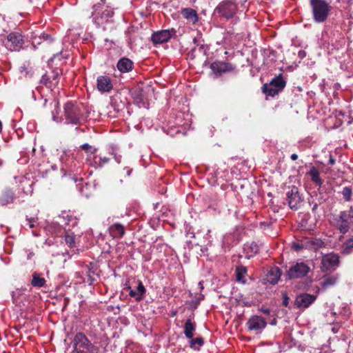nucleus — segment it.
Segmentation results:
<instances>
[{
  "label": "nucleus",
  "mask_w": 353,
  "mask_h": 353,
  "mask_svg": "<svg viewBox=\"0 0 353 353\" xmlns=\"http://www.w3.org/2000/svg\"><path fill=\"white\" fill-rule=\"evenodd\" d=\"M54 109L52 111V120L57 123L79 125L83 121L81 108L76 103L68 102L63 106V115L59 116V104L54 103Z\"/></svg>",
  "instance_id": "nucleus-1"
},
{
  "label": "nucleus",
  "mask_w": 353,
  "mask_h": 353,
  "mask_svg": "<svg viewBox=\"0 0 353 353\" xmlns=\"http://www.w3.org/2000/svg\"><path fill=\"white\" fill-rule=\"evenodd\" d=\"M298 159V155L296 154H292L291 155V159L295 161Z\"/></svg>",
  "instance_id": "nucleus-45"
},
{
  "label": "nucleus",
  "mask_w": 353,
  "mask_h": 353,
  "mask_svg": "<svg viewBox=\"0 0 353 353\" xmlns=\"http://www.w3.org/2000/svg\"><path fill=\"white\" fill-rule=\"evenodd\" d=\"M14 201V192L7 190L0 196V205L4 206Z\"/></svg>",
  "instance_id": "nucleus-25"
},
{
  "label": "nucleus",
  "mask_w": 353,
  "mask_h": 353,
  "mask_svg": "<svg viewBox=\"0 0 353 353\" xmlns=\"http://www.w3.org/2000/svg\"><path fill=\"white\" fill-rule=\"evenodd\" d=\"M238 9L237 4L232 0L221 1L215 8L214 12L227 20L233 19Z\"/></svg>",
  "instance_id": "nucleus-4"
},
{
  "label": "nucleus",
  "mask_w": 353,
  "mask_h": 353,
  "mask_svg": "<svg viewBox=\"0 0 353 353\" xmlns=\"http://www.w3.org/2000/svg\"><path fill=\"white\" fill-rule=\"evenodd\" d=\"M127 288L129 290V296L137 301L142 300L146 292L145 288L141 281H137V286L135 289L132 288L130 285Z\"/></svg>",
  "instance_id": "nucleus-18"
},
{
  "label": "nucleus",
  "mask_w": 353,
  "mask_h": 353,
  "mask_svg": "<svg viewBox=\"0 0 353 353\" xmlns=\"http://www.w3.org/2000/svg\"><path fill=\"white\" fill-rule=\"evenodd\" d=\"M310 270V268L306 263L299 262L290 268L287 275L290 279H301L307 276Z\"/></svg>",
  "instance_id": "nucleus-7"
},
{
  "label": "nucleus",
  "mask_w": 353,
  "mask_h": 353,
  "mask_svg": "<svg viewBox=\"0 0 353 353\" xmlns=\"http://www.w3.org/2000/svg\"><path fill=\"white\" fill-rule=\"evenodd\" d=\"M261 310L263 313H265V314H270V310H269V309H268V308H261Z\"/></svg>",
  "instance_id": "nucleus-44"
},
{
  "label": "nucleus",
  "mask_w": 353,
  "mask_h": 353,
  "mask_svg": "<svg viewBox=\"0 0 353 353\" xmlns=\"http://www.w3.org/2000/svg\"><path fill=\"white\" fill-rule=\"evenodd\" d=\"M247 274V269L244 266H238L236 269V281L245 284L246 281L245 276Z\"/></svg>",
  "instance_id": "nucleus-29"
},
{
  "label": "nucleus",
  "mask_w": 353,
  "mask_h": 353,
  "mask_svg": "<svg viewBox=\"0 0 353 353\" xmlns=\"http://www.w3.org/2000/svg\"><path fill=\"white\" fill-rule=\"evenodd\" d=\"M46 283V280L44 278L41 277L37 273H34L32 275V279L31 281V284L34 287L41 288Z\"/></svg>",
  "instance_id": "nucleus-30"
},
{
  "label": "nucleus",
  "mask_w": 353,
  "mask_h": 353,
  "mask_svg": "<svg viewBox=\"0 0 353 353\" xmlns=\"http://www.w3.org/2000/svg\"><path fill=\"white\" fill-rule=\"evenodd\" d=\"M308 174L311 177V180L316 183V185L321 186L322 185V180L320 177V173L319 171L317 170L316 168L314 166H312L310 171L308 172Z\"/></svg>",
  "instance_id": "nucleus-28"
},
{
  "label": "nucleus",
  "mask_w": 353,
  "mask_h": 353,
  "mask_svg": "<svg viewBox=\"0 0 353 353\" xmlns=\"http://www.w3.org/2000/svg\"><path fill=\"white\" fill-rule=\"evenodd\" d=\"M60 73H61V70H58V69L52 71V76L50 77V85H49V88L51 90H52L54 88H55L58 85L57 78L59 76Z\"/></svg>",
  "instance_id": "nucleus-31"
},
{
  "label": "nucleus",
  "mask_w": 353,
  "mask_h": 353,
  "mask_svg": "<svg viewBox=\"0 0 353 353\" xmlns=\"http://www.w3.org/2000/svg\"><path fill=\"white\" fill-rule=\"evenodd\" d=\"M101 1L103 3H104V2H105V0H101Z\"/></svg>",
  "instance_id": "nucleus-55"
},
{
  "label": "nucleus",
  "mask_w": 353,
  "mask_h": 353,
  "mask_svg": "<svg viewBox=\"0 0 353 353\" xmlns=\"http://www.w3.org/2000/svg\"><path fill=\"white\" fill-rule=\"evenodd\" d=\"M353 248V239H350L346 241L343 246V254H350Z\"/></svg>",
  "instance_id": "nucleus-35"
},
{
  "label": "nucleus",
  "mask_w": 353,
  "mask_h": 353,
  "mask_svg": "<svg viewBox=\"0 0 353 353\" xmlns=\"http://www.w3.org/2000/svg\"><path fill=\"white\" fill-rule=\"evenodd\" d=\"M288 301H289L288 297L286 295H285L284 298H283V305L287 306L288 304Z\"/></svg>",
  "instance_id": "nucleus-42"
},
{
  "label": "nucleus",
  "mask_w": 353,
  "mask_h": 353,
  "mask_svg": "<svg viewBox=\"0 0 353 353\" xmlns=\"http://www.w3.org/2000/svg\"><path fill=\"white\" fill-rule=\"evenodd\" d=\"M286 82L281 75L274 77L269 84L263 85V92L268 96L274 97L285 86Z\"/></svg>",
  "instance_id": "nucleus-6"
},
{
  "label": "nucleus",
  "mask_w": 353,
  "mask_h": 353,
  "mask_svg": "<svg viewBox=\"0 0 353 353\" xmlns=\"http://www.w3.org/2000/svg\"><path fill=\"white\" fill-rule=\"evenodd\" d=\"M329 161H330V163L332 165L334 163L335 160L332 157H330Z\"/></svg>",
  "instance_id": "nucleus-47"
},
{
  "label": "nucleus",
  "mask_w": 353,
  "mask_h": 353,
  "mask_svg": "<svg viewBox=\"0 0 353 353\" xmlns=\"http://www.w3.org/2000/svg\"><path fill=\"white\" fill-rule=\"evenodd\" d=\"M292 248L296 250V251H300L302 249L305 248V245L303 243H299V242H294L292 244Z\"/></svg>",
  "instance_id": "nucleus-37"
},
{
  "label": "nucleus",
  "mask_w": 353,
  "mask_h": 353,
  "mask_svg": "<svg viewBox=\"0 0 353 353\" xmlns=\"http://www.w3.org/2000/svg\"><path fill=\"white\" fill-rule=\"evenodd\" d=\"M110 158L97 155V153L92 154L90 157H86L88 164L96 169L103 168L105 164L108 163Z\"/></svg>",
  "instance_id": "nucleus-16"
},
{
  "label": "nucleus",
  "mask_w": 353,
  "mask_h": 353,
  "mask_svg": "<svg viewBox=\"0 0 353 353\" xmlns=\"http://www.w3.org/2000/svg\"><path fill=\"white\" fill-rule=\"evenodd\" d=\"M316 296L312 294L303 293L298 295L295 300V305L299 308H307L312 304Z\"/></svg>",
  "instance_id": "nucleus-15"
},
{
  "label": "nucleus",
  "mask_w": 353,
  "mask_h": 353,
  "mask_svg": "<svg viewBox=\"0 0 353 353\" xmlns=\"http://www.w3.org/2000/svg\"><path fill=\"white\" fill-rule=\"evenodd\" d=\"M81 148L85 151L87 157H90L92 154L97 153V149L88 143H83L81 145Z\"/></svg>",
  "instance_id": "nucleus-34"
},
{
  "label": "nucleus",
  "mask_w": 353,
  "mask_h": 353,
  "mask_svg": "<svg viewBox=\"0 0 353 353\" xmlns=\"http://www.w3.org/2000/svg\"><path fill=\"white\" fill-rule=\"evenodd\" d=\"M2 130V124H1V122L0 121V132Z\"/></svg>",
  "instance_id": "nucleus-53"
},
{
  "label": "nucleus",
  "mask_w": 353,
  "mask_h": 353,
  "mask_svg": "<svg viewBox=\"0 0 353 353\" xmlns=\"http://www.w3.org/2000/svg\"><path fill=\"white\" fill-rule=\"evenodd\" d=\"M317 206H318V205H317V204H316V203H315V204L313 205V207H312V210H313V211H314V210L317 208Z\"/></svg>",
  "instance_id": "nucleus-49"
},
{
  "label": "nucleus",
  "mask_w": 353,
  "mask_h": 353,
  "mask_svg": "<svg viewBox=\"0 0 353 353\" xmlns=\"http://www.w3.org/2000/svg\"><path fill=\"white\" fill-rule=\"evenodd\" d=\"M123 353H135V352H134V351L133 350V349H132V348H131V347H128V348L125 350V352H123Z\"/></svg>",
  "instance_id": "nucleus-43"
},
{
  "label": "nucleus",
  "mask_w": 353,
  "mask_h": 353,
  "mask_svg": "<svg viewBox=\"0 0 353 353\" xmlns=\"http://www.w3.org/2000/svg\"><path fill=\"white\" fill-rule=\"evenodd\" d=\"M342 194L345 200L349 201L350 199L351 195H352L351 188H350L348 187L343 188V191H342Z\"/></svg>",
  "instance_id": "nucleus-36"
},
{
  "label": "nucleus",
  "mask_w": 353,
  "mask_h": 353,
  "mask_svg": "<svg viewBox=\"0 0 353 353\" xmlns=\"http://www.w3.org/2000/svg\"><path fill=\"white\" fill-rule=\"evenodd\" d=\"M336 228L341 233H346L350 226L353 225V210L341 212L340 215L336 218Z\"/></svg>",
  "instance_id": "nucleus-5"
},
{
  "label": "nucleus",
  "mask_w": 353,
  "mask_h": 353,
  "mask_svg": "<svg viewBox=\"0 0 353 353\" xmlns=\"http://www.w3.org/2000/svg\"><path fill=\"white\" fill-rule=\"evenodd\" d=\"M339 263V256L334 254L330 253L324 255L321 260L322 271H328L334 269Z\"/></svg>",
  "instance_id": "nucleus-13"
},
{
  "label": "nucleus",
  "mask_w": 353,
  "mask_h": 353,
  "mask_svg": "<svg viewBox=\"0 0 353 353\" xmlns=\"http://www.w3.org/2000/svg\"><path fill=\"white\" fill-rule=\"evenodd\" d=\"M187 236H190L191 238H193V237H194V234L193 232H187Z\"/></svg>",
  "instance_id": "nucleus-46"
},
{
  "label": "nucleus",
  "mask_w": 353,
  "mask_h": 353,
  "mask_svg": "<svg viewBox=\"0 0 353 353\" xmlns=\"http://www.w3.org/2000/svg\"><path fill=\"white\" fill-rule=\"evenodd\" d=\"M336 283V277L334 276H327L323 278L321 285L325 288L329 286L334 285Z\"/></svg>",
  "instance_id": "nucleus-32"
},
{
  "label": "nucleus",
  "mask_w": 353,
  "mask_h": 353,
  "mask_svg": "<svg viewBox=\"0 0 353 353\" xmlns=\"http://www.w3.org/2000/svg\"><path fill=\"white\" fill-rule=\"evenodd\" d=\"M3 43L9 50H19L23 45L22 36L19 33L12 32L3 41Z\"/></svg>",
  "instance_id": "nucleus-8"
},
{
  "label": "nucleus",
  "mask_w": 353,
  "mask_h": 353,
  "mask_svg": "<svg viewBox=\"0 0 353 353\" xmlns=\"http://www.w3.org/2000/svg\"><path fill=\"white\" fill-rule=\"evenodd\" d=\"M46 103H47V100H46V99H45V100H44V105L46 104Z\"/></svg>",
  "instance_id": "nucleus-54"
},
{
  "label": "nucleus",
  "mask_w": 353,
  "mask_h": 353,
  "mask_svg": "<svg viewBox=\"0 0 353 353\" xmlns=\"http://www.w3.org/2000/svg\"><path fill=\"white\" fill-rule=\"evenodd\" d=\"M110 153L113 156L114 160L117 161V163H120L121 161V156L119 155V154H117L115 151H114V149H112L111 152H110Z\"/></svg>",
  "instance_id": "nucleus-40"
},
{
  "label": "nucleus",
  "mask_w": 353,
  "mask_h": 353,
  "mask_svg": "<svg viewBox=\"0 0 353 353\" xmlns=\"http://www.w3.org/2000/svg\"><path fill=\"white\" fill-rule=\"evenodd\" d=\"M59 217L61 220V223L65 226V228L69 229V230H70V228H73L77 225L78 219L71 211H63Z\"/></svg>",
  "instance_id": "nucleus-14"
},
{
  "label": "nucleus",
  "mask_w": 353,
  "mask_h": 353,
  "mask_svg": "<svg viewBox=\"0 0 353 353\" xmlns=\"http://www.w3.org/2000/svg\"><path fill=\"white\" fill-rule=\"evenodd\" d=\"M313 20L317 23L325 22L332 10L330 3L326 0H310Z\"/></svg>",
  "instance_id": "nucleus-2"
},
{
  "label": "nucleus",
  "mask_w": 353,
  "mask_h": 353,
  "mask_svg": "<svg viewBox=\"0 0 353 353\" xmlns=\"http://www.w3.org/2000/svg\"><path fill=\"white\" fill-rule=\"evenodd\" d=\"M176 34L174 29L162 30L154 32L152 35V41L155 44H161L168 42Z\"/></svg>",
  "instance_id": "nucleus-12"
},
{
  "label": "nucleus",
  "mask_w": 353,
  "mask_h": 353,
  "mask_svg": "<svg viewBox=\"0 0 353 353\" xmlns=\"http://www.w3.org/2000/svg\"><path fill=\"white\" fill-rule=\"evenodd\" d=\"M97 82V88L100 92H109L112 89L111 80L107 76L99 77Z\"/></svg>",
  "instance_id": "nucleus-19"
},
{
  "label": "nucleus",
  "mask_w": 353,
  "mask_h": 353,
  "mask_svg": "<svg viewBox=\"0 0 353 353\" xmlns=\"http://www.w3.org/2000/svg\"><path fill=\"white\" fill-rule=\"evenodd\" d=\"M32 234L35 236H39V234L36 233L35 232H32Z\"/></svg>",
  "instance_id": "nucleus-51"
},
{
  "label": "nucleus",
  "mask_w": 353,
  "mask_h": 353,
  "mask_svg": "<svg viewBox=\"0 0 353 353\" xmlns=\"http://www.w3.org/2000/svg\"><path fill=\"white\" fill-rule=\"evenodd\" d=\"M93 8L94 9V12H97V6L96 5H94L93 6Z\"/></svg>",
  "instance_id": "nucleus-52"
},
{
  "label": "nucleus",
  "mask_w": 353,
  "mask_h": 353,
  "mask_svg": "<svg viewBox=\"0 0 353 353\" xmlns=\"http://www.w3.org/2000/svg\"><path fill=\"white\" fill-rule=\"evenodd\" d=\"M50 78L48 75H43L41 79V82L49 88Z\"/></svg>",
  "instance_id": "nucleus-38"
},
{
  "label": "nucleus",
  "mask_w": 353,
  "mask_h": 353,
  "mask_svg": "<svg viewBox=\"0 0 353 353\" xmlns=\"http://www.w3.org/2000/svg\"><path fill=\"white\" fill-rule=\"evenodd\" d=\"M199 286L201 290H203V282L202 281H200L199 283Z\"/></svg>",
  "instance_id": "nucleus-48"
},
{
  "label": "nucleus",
  "mask_w": 353,
  "mask_h": 353,
  "mask_svg": "<svg viewBox=\"0 0 353 353\" xmlns=\"http://www.w3.org/2000/svg\"><path fill=\"white\" fill-rule=\"evenodd\" d=\"M36 221L34 218H27L26 225H28L30 228H33L35 226Z\"/></svg>",
  "instance_id": "nucleus-39"
},
{
  "label": "nucleus",
  "mask_w": 353,
  "mask_h": 353,
  "mask_svg": "<svg viewBox=\"0 0 353 353\" xmlns=\"http://www.w3.org/2000/svg\"><path fill=\"white\" fill-rule=\"evenodd\" d=\"M286 195L287 201L291 209L297 210L301 207L303 199L296 186L291 187L287 192Z\"/></svg>",
  "instance_id": "nucleus-9"
},
{
  "label": "nucleus",
  "mask_w": 353,
  "mask_h": 353,
  "mask_svg": "<svg viewBox=\"0 0 353 353\" xmlns=\"http://www.w3.org/2000/svg\"><path fill=\"white\" fill-rule=\"evenodd\" d=\"M266 325V320L258 315L252 316L246 323L248 330L253 331L255 334L261 333Z\"/></svg>",
  "instance_id": "nucleus-10"
},
{
  "label": "nucleus",
  "mask_w": 353,
  "mask_h": 353,
  "mask_svg": "<svg viewBox=\"0 0 353 353\" xmlns=\"http://www.w3.org/2000/svg\"><path fill=\"white\" fill-rule=\"evenodd\" d=\"M95 346L82 332L77 333L73 340V353H99Z\"/></svg>",
  "instance_id": "nucleus-3"
},
{
  "label": "nucleus",
  "mask_w": 353,
  "mask_h": 353,
  "mask_svg": "<svg viewBox=\"0 0 353 353\" xmlns=\"http://www.w3.org/2000/svg\"><path fill=\"white\" fill-rule=\"evenodd\" d=\"M131 171H132L131 170H127V175H128V176H129V175L130 174Z\"/></svg>",
  "instance_id": "nucleus-50"
},
{
  "label": "nucleus",
  "mask_w": 353,
  "mask_h": 353,
  "mask_svg": "<svg viewBox=\"0 0 353 353\" xmlns=\"http://www.w3.org/2000/svg\"><path fill=\"white\" fill-rule=\"evenodd\" d=\"M190 346L194 350H199L203 345V339L201 337L190 339Z\"/></svg>",
  "instance_id": "nucleus-33"
},
{
  "label": "nucleus",
  "mask_w": 353,
  "mask_h": 353,
  "mask_svg": "<svg viewBox=\"0 0 353 353\" xmlns=\"http://www.w3.org/2000/svg\"><path fill=\"white\" fill-rule=\"evenodd\" d=\"M281 277L279 269L277 268H272L268 272L267 279L271 284H276Z\"/></svg>",
  "instance_id": "nucleus-27"
},
{
  "label": "nucleus",
  "mask_w": 353,
  "mask_h": 353,
  "mask_svg": "<svg viewBox=\"0 0 353 353\" xmlns=\"http://www.w3.org/2000/svg\"><path fill=\"white\" fill-rule=\"evenodd\" d=\"M306 56V52L304 51V50H300L299 52H298V57L300 58V59H303L305 58Z\"/></svg>",
  "instance_id": "nucleus-41"
},
{
  "label": "nucleus",
  "mask_w": 353,
  "mask_h": 353,
  "mask_svg": "<svg viewBox=\"0 0 353 353\" xmlns=\"http://www.w3.org/2000/svg\"><path fill=\"white\" fill-rule=\"evenodd\" d=\"M114 12L112 9L106 7L101 12H99L94 17V23L99 26H103L105 23H112Z\"/></svg>",
  "instance_id": "nucleus-11"
},
{
  "label": "nucleus",
  "mask_w": 353,
  "mask_h": 353,
  "mask_svg": "<svg viewBox=\"0 0 353 353\" xmlns=\"http://www.w3.org/2000/svg\"><path fill=\"white\" fill-rule=\"evenodd\" d=\"M64 241L68 248L73 249L77 247L76 235L74 232H71L69 229L65 228Z\"/></svg>",
  "instance_id": "nucleus-23"
},
{
  "label": "nucleus",
  "mask_w": 353,
  "mask_h": 353,
  "mask_svg": "<svg viewBox=\"0 0 353 353\" xmlns=\"http://www.w3.org/2000/svg\"><path fill=\"white\" fill-rule=\"evenodd\" d=\"M133 62L130 59L125 57L119 60L117 64L118 70L123 73L131 71L133 68Z\"/></svg>",
  "instance_id": "nucleus-20"
},
{
  "label": "nucleus",
  "mask_w": 353,
  "mask_h": 353,
  "mask_svg": "<svg viewBox=\"0 0 353 353\" xmlns=\"http://www.w3.org/2000/svg\"><path fill=\"white\" fill-rule=\"evenodd\" d=\"M243 250L246 254V257L250 259L254 256L259 251V245L255 242L246 243L244 245Z\"/></svg>",
  "instance_id": "nucleus-24"
},
{
  "label": "nucleus",
  "mask_w": 353,
  "mask_h": 353,
  "mask_svg": "<svg viewBox=\"0 0 353 353\" xmlns=\"http://www.w3.org/2000/svg\"><path fill=\"white\" fill-rule=\"evenodd\" d=\"M196 330V324L191 321L188 319L184 325V334L187 339H192L194 336V332Z\"/></svg>",
  "instance_id": "nucleus-26"
},
{
  "label": "nucleus",
  "mask_w": 353,
  "mask_h": 353,
  "mask_svg": "<svg viewBox=\"0 0 353 353\" xmlns=\"http://www.w3.org/2000/svg\"><path fill=\"white\" fill-rule=\"evenodd\" d=\"M183 17L193 24L198 22L199 17L196 12L192 8H183L181 10Z\"/></svg>",
  "instance_id": "nucleus-22"
},
{
  "label": "nucleus",
  "mask_w": 353,
  "mask_h": 353,
  "mask_svg": "<svg viewBox=\"0 0 353 353\" xmlns=\"http://www.w3.org/2000/svg\"><path fill=\"white\" fill-rule=\"evenodd\" d=\"M210 68L216 75H220L222 73L233 70L234 68L228 62L214 61L210 65Z\"/></svg>",
  "instance_id": "nucleus-17"
},
{
  "label": "nucleus",
  "mask_w": 353,
  "mask_h": 353,
  "mask_svg": "<svg viewBox=\"0 0 353 353\" xmlns=\"http://www.w3.org/2000/svg\"><path fill=\"white\" fill-rule=\"evenodd\" d=\"M109 232L113 238H122L125 234V228L123 225L120 223H114L109 227Z\"/></svg>",
  "instance_id": "nucleus-21"
}]
</instances>
